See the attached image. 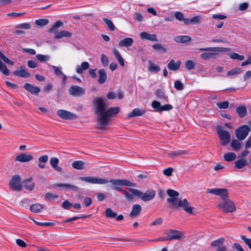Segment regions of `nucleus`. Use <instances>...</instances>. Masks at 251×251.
Returning a JSON list of instances; mask_svg holds the SVG:
<instances>
[{
  "label": "nucleus",
  "mask_w": 251,
  "mask_h": 251,
  "mask_svg": "<svg viewBox=\"0 0 251 251\" xmlns=\"http://www.w3.org/2000/svg\"><path fill=\"white\" fill-rule=\"evenodd\" d=\"M185 153V151L181 150H178L173 151H171L168 153V155L169 157L172 158H174L175 157L181 155L182 154H184Z\"/></svg>",
  "instance_id": "a19ab883"
},
{
  "label": "nucleus",
  "mask_w": 251,
  "mask_h": 251,
  "mask_svg": "<svg viewBox=\"0 0 251 251\" xmlns=\"http://www.w3.org/2000/svg\"><path fill=\"white\" fill-rule=\"evenodd\" d=\"M9 186L14 190L21 191L22 186L21 184V178L18 175H15L12 176L9 181Z\"/></svg>",
  "instance_id": "1a4fd4ad"
},
{
  "label": "nucleus",
  "mask_w": 251,
  "mask_h": 251,
  "mask_svg": "<svg viewBox=\"0 0 251 251\" xmlns=\"http://www.w3.org/2000/svg\"><path fill=\"white\" fill-rule=\"evenodd\" d=\"M201 21V18L200 16H196L189 19L187 18L185 20L184 25H197L200 24Z\"/></svg>",
  "instance_id": "aec40b11"
},
{
  "label": "nucleus",
  "mask_w": 251,
  "mask_h": 251,
  "mask_svg": "<svg viewBox=\"0 0 251 251\" xmlns=\"http://www.w3.org/2000/svg\"><path fill=\"white\" fill-rule=\"evenodd\" d=\"M218 206L224 212H233L236 209L235 203L229 200H224Z\"/></svg>",
  "instance_id": "39448f33"
},
{
  "label": "nucleus",
  "mask_w": 251,
  "mask_h": 251,
  "mask_svg": "<svg viewBox=\"0 0 251 251\" xmlns=\"http://www.w3.org/2000/svg\"><path fill=\"white\" fill-rule=\"evenodd\" d=\"M180 64V60H178L176 62H175L174 59H172L168 64L167 67L169 70L176 71L179 69Z\"/></svg>",
  "instance_id": "4be33fe9"
},
{
  "label": "nucleus",
  "mask_w": 251,
  "mask_h": 251,
  "mask_svg": "<svg viewBox=\"0 0 251 251\" xmlns=\"http://www.w3.org/2000/svg\"><path fill=\"white\" fill-rule=\"evenodd\" d=\"M89 68V64L87 62H83L80 66H77L76 67V72L78 74L83 73L84 71L86 70Z\"/></svg>",
  "instance_id": "2f4dec72"
},
{
  "label": "nucleus",
  "mask_w": 251,
  "mask_h": 251,
  "mask_svg": "<svg viewBox=\"0 0 251 251\" xmlns=\"http://www.w3.org/2000/svg\"><path fill=\"white\" fill-rule=\"evenodd\" d=\"M155 93L157 98L161 100L162 101L168 102V97L165 94L164 92L162 90L160 89H157L155 91Z\"/></svg>",
  "instance_id": "7c9ffc66"
},
{
  "label": "nucleus",
  "mask_w": 251,
  "mask_h": 251,
  "mask_svg": "<svg viewBox=\"0 0 251 251\" xmlns=\"http://www.w3.org/2000/svg\"><path fill=\"white\" fill-rule=\"evenodd\" d=\"M13 74L15 75L21 77H27L30 75L25 68L24 67L21 66L19 70H15L13 72Z\"/></svg>",
  "instance_id": "6ab92c4d"
},
{
  "label": "nucleus",
  "mask_w": 251,
  "mask_h": 251,
  "mask_svg": "<svg viewBox=\"0 0 251 251\" xmlns=\"http://www.w3.org/2000/svg\"><path fill=\"white\" fill-rule=\"evenodd\" d=\"M103 21L104 22L105 24L111 31H113L115 30V26L111 20L106 18H103Z\"/></svg>",
  "instance_id": "09e8293b"
},
{
  "label": "nucleus",
  "mask_w": 251,
  "mask_h": 251,
  "mask_svg": "<svg viewBox=\"0 0 251 251\" xmlns=\"http://www.w3.org/2000/svg\"><path fill=\"white\" fill-rule=\"evenodd\" d=\"M207 193L219 196L223 200H226L228 195V190L226 188L208 189L207 190Z\"/></svg>",
  "instance_id": "9d476101"
},
{
  "label": "nucleus",
  "mask_w": 251,
  "mask_h": 251,
  "mask_svg": "<svg viewBox=\"0 0 251 251\" xmlns=\"http://www.w3.org/2000/svg\"><path fill=\"white\" fill-rule=\"evenodd\" d=\"M155 196V191L153 190H148L144 194L142 193L141 199L147 201L152 200Z\"/></svg>",
  "instance_id": "4468645a"
},
{
  "label": "nucleus",
  "mask_w": 251,
  "mask_h": 251,
  "mask_svg": "<svg viewBox=\"0 0 251 251\" xmlns=\"http://www.w3.org/2000/svg\"><path fill=\"white\" fill-rule=\"evenodd\" d=\"M35 23L37 25L44 26L48 24L49 20L45 19H41L36 20Z\"/></svg>",
  "instance_id": "3c124183"
},
{
  "label": "nucleus",
  "mask_w": 251,
  "mask_h": 251,
  "mask_svg": "<svg viewBox=\"0 0 251 251\" xmlns=\"http://www.w3.org/2000/svg\"><path fill=\"white\" fill-rule=\"evenodd\" d=\"M232 247L235 249L237 251H245L242 246L238 243H234L232 244Z\"/></svg>",
  "instance_id": "69168bd1"
},
{
  "label": "nucleus",
  "mask_w": 251,
  "mask_h": 251,
  "mask_svg": "<svg viewBox=\"0 0 251 251\" xmlns=\"http://www.w3.org/2000/svg\"><path fill=\"white\" fill-rule=\"evenodd\" d=\"M53 187H59L62 188L66 190H73L75 191H77L79 189L78 187L68 183H58L54 184L53 186Z\"/></svg>",
  "instance_id": "dca6fc26"
},
{
  "label": "nucleus",
  "mask_w": 251,
  "mask_h": 251,
  "mask_svg": "<svg viewBox=\"0 0 251 251\" xmlns=\"http://www.w3.org/2000/svg\"><path fill=\"white\" fill-rule=\"evenodd\" d=\"M113 53H114V55L115 56L116 58H117L118 62L119 63L120 65L124 67L125 66V61L124 59L120 54L119 51L115 48H113L112 49Z\"/></svg>",
  "instance_id": "c756f323"
},
{
  "label": "nucleus",
  "mask_w": 251,
  "mask_h": 251,
  "mask_svg": "<svg viewBox=\"0 0 251 251\" xmlns=\"http://www.w3.org/2000/svg\"><path fill=\"white\" fill-rule=\"evenodd\" d=\"M101 61L102 65L104 66H106L108 65L109 59L107 56L104 54H102L101 55Z\"/></svg>",
  "instance_id": "680f3d73"
},
{
  "label": "nucleus",
  "mask_w": 251,
  "mask_h": 251,
  "mask_svg": "<svg viewBox=\"0 0 251 251\" xmlns=\"http://www.w3.org/2000/svg\"><path fill=\"white\" fill-rule=\"evenodd\" d=\"M105 215L106 217L110 218H115L117 216L116 213L113 211L110 208L106 209L105 211Z\"/></svg>",
  "instance_id": "49530a36"
},
{
  "label": "nucleus",
  "mask_w": 251,
  "mask_h": 251,
  "mask_svg": "<svg viewBox=\"0 0 251 251\" xmlns=\"http://www.w3.org/2000/svg\"><path fill=\"white\" fill-rule=\"evenodd\" d=\"M37 59L41 62H46L50 60V57L47 55L37 54L36 55Z\"/></svg>",
  "instance_id": "de8ad7c7"
},
{
  "label": "nucleus",
  "mask_w": 251,
  "mask_h": 251,
  "mask_svg": "<svg viewBox=\"0 0 251 251\" xmlns=\"http://www.w3.org/2000/svg\"><path fill=\"white\" fill-rule=\"evenodd\" d=\"M24 88L32 94L37 95L40 92V88L39 87L33 86L28 83L24 85Z\"/></svg>",
  "instance_id": "a211bd4d"
},
{
  "label": "nucleus",
  "mask_w": 251,
  "mask_h": 251,
  "mask_svg": "<svg viewBox=\"0 0 251 251\" xmlns=\"http://www.w3.org/2000/svg\"><path fill=\"white\" fill-rule=\"evenodd\" d=\"M43 209V205L38 203L33 204L30 207V210L34 213H39Z\"/></svg>",
  "instance_id": "473e14b6"
},
{
  "label": "nucleus",
  "mask_w": 251,
  "mask_h": 251,
  "mask_svg": "<svg viewBox=\"0 0 251 251\" xmlns=\"http://www.w3.org/2000/svg\"><path fill=\"white\" fill-rule=\"evenodd\" d=\"M249 127L247 125H243L235 131L237 138L240 140H244L248 136Z\"/></svg>",
  "instance_id": "0eeeda50"
},
{
  "label": "nucleus",
  "mask_w": 251,
  "mask_h": 251,
  "mask_svg": "<svg viewBox=\"0 0 251 251\" xmlns=\"http://www.w3.org/2000/svg\"><path fill=\"white\" fill-rule=\"evenodd\" d=\"M241 238L244 241L246 245L248 246L249 248L251 250V239L248 238L245 235H241Z\"/></svg>",
  "instance_id": "052dcab7"
},
{
  "label": "nucleus",
  "mask_w": 251,
  "mask_h": 251,
  "mask_svg": "<svg viewBox=\"0 0 251 251\" xmlns=\"http://www.w3.org/2000/svg\"><path fill=\"white\" fill-rule=\"evenodd\" d=\"M167 193L170 198H167V201L171 205L173 208L178 209V208H182L183 210L192 215H195L196 212L194 211V207L190 206L187 199H184L183 200L178 198L179 193L173 189H168Z\"/></svg>",
  "instance_id": "7ed1b4c3"
},
{
  "label": "nucleus",
  "mask_w": 251,
  "mask_h": 251,
  "mask_svg": "<svg viewBox=\"0 0 251 251\" xmlns=\"http://www.w3.org/2000/svg\"><path fill=\"white\" fill-rule=\"evenodd\" d=\"M149 66L148 67V71L149 72L157 73L160 71V67L151 61H149Z\"/></svg>",
  "instance_id": "f704fd0d"
},
{
  "label": "nucleus",
  "mask_w": 251,
  "mask_h": 251,
  "mask_svg": "<svg viewBox=\"0 0 251 251\" xmlns=\"http://www.w3.org/2000/svg\"><path fill=\"white\" fill-rule=\"evenodd\" d=\"M73 168L77 170H82L83 169L84 163L82 161H75L72 163Z\"/></svg>",
  "instance_id": "79ce46f5"
},
{
  "label": "nucleus",
  "mask_w": 251,
  "mask_h": 251,
  "mask_svg": "<svg viewBox=\"0 0 251 251\" xmlns=\"http://www.w3.org/2000/svg\"><path fill=\"white\" fill-rule=\"evenodd\" d=\"M175 17L179 21H183L184 24L185 20L186 18H184L183 14L181 12L179 11L176 12L175 14Z\"/></svg>",
  "instance_id": "4d7b16f0"
},
{
  "label": "nucleus",
  "mask_w": 251,
  "mask_h": 251,
  "mask_svg": "<svg viewBox=\"0 0 251 251\" xmlns=\"http://www.w3.org/2000/svg\"><path fill=\"white\" fill-rule=\"evenodd\" d=\"M32 159L33 156L30 154L21 153L16 156L15 160L20 162H26L31 160Z\"/></svg>",
  "instance_id": "f3484780"
},
{
  "label": "nucleus",
  "mask_w": 251,
  "mask_h": 251,
  "mask_svg": "<svg viewBox=\"0 0 251 251\" xmlns=\"http://www.w3.org/2000/svg\"><path fill=\"white\" fill-rule=\"evenodd\" d=\"M69 93L70 95L74 97H79L83 95L85 90L82 87L77 85H72L69 89Z\"/></svg>",
  "instance_id": "ddd939ff"
},
{
  "label": "nucleus",
  "mask_w": 251,
  "mask_h": 251,
  "mask_svg": "<svg viewBox=\"0 0 251 251\" xmlns=\"http://www.w3.org/2000/svg\"><path fill=\"white\" fill-rule=\"evenodd\" d=\"M191 40V38L187 35L176 36L174 38V41L179 43H185Z\"/></svg>",
  "instance_id": "cd10ccee"
},
{
  "label": "nucleus",
  "mask_w": 251,
  "mask_h": 251,
  "mask_svg": "<svg viewBox=\"0 0 251 251\" xmlns=\"http://www.w3.org/2000/svg\"><path fill=\"white\" fill-rule=\"evenodd\" d=\"M98 74L99 76L98 82L101 84H103L107 79V75L105 70L103 69L99 70Z\"/></svg>",
  "instance_id": "bb28decb"
},
{
  "label": "nucleus",
  "mask_w": 251,
  "mask_h": 251,
  "mask_svg": "<svg viewBox=\"0 0 251 251\" xmlns=\"http://www.w3.org/2000/svg\"><path fill=\"white\" fill-rule=\"evenodd\" d=\"M229 56L232 59H238L241 61L243 60L245 58L243 55H240L237 53H231Z\"/></svg>",
  "instance_id": "8fccbe9b"
},
{
  "label": "nucleus",
  "mask_w": 251,
  "mask_h": 251,
  "mask_svg": "<svg viewBox=\"0 0 251 251\" xmlns=\"http://www.w3.org/2000/svg\"><path fill=\"white\" fill-rule=\"evenodd\" d=\"M152 48L156 50H159L162 52L166 51V49L159 44H155L152 45Z\"/></svg>",
  "instance_id": "603ef678"
},
{
  "label": "nucleus",
  "mask_w": 251,
  "mask_h": 251,
  "mask_svg": "<svg viewBox=\"0 0 251 251\" xmlns=\"http://www.w3.org/2000/svg\"><path fill=\"white\" fill-rule=\"evenodd\" d=\"M173 169L172 168H168L163 170V174L166 176H172Z\"/></svg>",
  "instance_id": "338daca9"
},
{
  "label": "nucleus",
  "mask_w": 251,
  "mask_h": 251,
  "mask_svg": "<svg viewBox=\"0 0 251 251\" xmlns=\"http://www.w3.org/2000/svg\"><path fill=\"white\" fill-rule=\"evenodd\" d=\"M225 241L224 238H219L214 240L211 243V246L212 247L219 248L223 246Z\"/></svg>",
  "instance_id": "58836bf2"
},
{
  "label": "nucleus",
  "mask_w": 251,
  "mask_h": 251,
  "mask_svg": "<svg viewBox=\"0 0 251 251\" xmlns=\"http://www.w3.org/2000/svg\"><path fill=\"white\" fill-rule=\"evenodd\" d=\"M185 67L188 70H192L195 67V64L194 62L191 60H187L185 63Z\"/></svg>",
  "instance_id": "6e6d98bb"
},
{
  "label": "nucleus",
  "mask_w": 251,
  "mask_h": 251,
  "mask_svg": "<svg viewBox=\"0 0 251 251\" xmlns=\"http://www.w3.org/2000/svg\"><path fill=\"white\" fill-rule=\"evenodd\" d=\"M63 25V23L61 21H57L51 27L49 30L50 33H55L57 31V29Z\"/></svg>",
  "instance_id": "4c0bfd02"
},
{
  "label": "nucleus",
  "mask_w": 251,
  "mask_h": 251,
  "mask_svg": "<svg viewBox=\"0 0 251 251\" xmlns=\"http://www.w3.org/2000/svg\"><path fill=\"white\" fill-rule=\"evenodd\" d=\"M58 163L59 160L57 158L53 157L50 159V164L51 167L57 172H61L62 168L58 165Z\"/></svg>",
  "instance_id": "c85d7f7f"
},
{
  "label": "nucleus",
  "mask_w": 251,
  "mask_h": 251,
  "mask_svg": "<svg viewBox=\"0 0 251 251\" xmlns=\"http://www.w3.org/2000/svg\"><path fill=\"white\" fill-rule=\"evenodd\" d=\"M79 179L91 184H104L110 183V184L107 186L108 187L111 189L117 190L122 192L127 200L132 201L134 198L132 194L121 188V187L123 186L131 187H135L136 186L135 183L128 180L125 179H112L108 180L104 178L95 176L80 177Z\"/></svg>",
  "instance_id": "f257e3e1"
},
{
  "label": "nucleus",
  "mask_w": 251,
  "mask_h": 251,
  "mask_svg": "<svg viewBox=\"0 0 251 251\" xmlns=\"http://www.w3.org/2000/svg\"><path fill=\"white\" fill-rule=\"evenodd\" d=\"M94 104L95 106V113L97 115L100 129H103L107 126L110 118L116 115L120 111L118 107L106 109L108 105L106 100L101 97L96 98L94 100Z\"/></svg>",
  "instance_id": "f03ea898"
},
{
  "label": "nucleus",
  "mask_w": 251,
  "mask_h": 251,
  "mask_svg": "<svg viewBox=\"0 0 251 251\" xmlns=\"http://www.w3.org/2000/svg\"><path fill=\"white\" fill-rule=\"evenodd\" d=\"M164 234L167 236L169 241L180 240L184 237V234L182 231L176 229H171L169 231L165 232Z\"/></svg>",
  "instance_id": "6e6552de"
},
{
  "label": "nucleus",
  "mask_w": 251,
  "mask_h": 251,
  "mask_svg": "<svg viewBox=\"0 0 251 251\" xmlns=\"http://www.w3.org/2000/svg\"><path fill=\"white\" fill-rule=\"evenodd\" d=\"M129 191L132 193V195H134L139 197L141 199V197L142 196V193L140 191L137 189H133V188H129Z\"/></svg>",
  "instance_id": "e2e57ef3"
},
{
  "label": "nucleus",
  "mask_w": 251,
  "mask_h": 251,
  "mask_svg": "<svg viewBox=\"0 0 251 251\" xmlns=\"http://www.w3.org/2000/svg\"><path fill=\"white\" fill-rule=\"evenodd\" d=\"M174 87L178 91L183 90L184 87L183 84L178 80L175 81L174 83Z\"/></svg>",
  "instance_id": "864d4df0"
},
{
  "label": "nucleus",
  "mask_w": 251,
  "mask_h": 251,
  "mask_svg": "<svg viewBox=\"0 0 251 251\" xmlns=\"http://www.w3.org/2000/svg\"><path fill=\"white\" fill-rule=\"evenodd\" d=\"M133 43V40L132 38L130 37H126L123 40H121L119 43L118 45L120 47H128L131 46Z\"/></svg>",
  "instance_id": "412c9836"
},
{
  "label": "nucleus",
  "mask_w": 251,
  "mask_h": 251,
  "mask_svg": "<svg viewBox=\"0 0 251 251\" xmlns=\"http://www.w3.org/2000/svg\"><path fill=\"white\" fill-rule=\"evenodd\" d=\"M241 69L240 68H234L227 73L226 76L231 77L232 76L238 75L241 73Z\"/></svg>",
  "instance_id": "c03bdc74"
},
{
  "label": "nucleus",
  "mask_w": 251,
  "mask_h": 251,
  "mask_svg": "<svg viewBox=\"0 0 251 251\" xmlns=\"http://www.w3.org/2000/svg\"><path fill=\"white\" fill-rule=\"evenodd\" d=\"M163 222V219L161 218H158L153 221L151 224V226H157L161 225Z\"/></svg>",
  "instance_id": "774afa93"
},
{
  "label": "nucleus",
  "mask_w": 251,
  "mask_h": 251,
  "mask_svg": "<svg viewBox=\"0 0 251 251\" xmlns=\"http://www.w3.org/2000/svg\"><path fill=\"white\" fill-rule=\"evenodd\" d=\"M57 115L63 120H74L77 118V116L68 111L59 109L57 111Z\"/></svg>",
  "instance_id": "9b49d317"
},
{
  "label": "nucleus",
  "mask_w": 251,
  "mask_h": 251,
  "mask_svg": "<svg viewBox=\"0 0 251 251\" xmlns=\"http://www.w3.org/2000/svg\"><path fill=\"white\" fill-rule=\"evenodd\" d=\"M216 129L221 140V144L222 146H225L227 144L231 139V136L229 132L223 129L220 126L217 127Z\"/></svg>",
  "instance_id": "423d86ee"
},
{
  "label": "nucleus",
  "mask_w": 251,
  "mask_h": 251,
  "mask_svg": "<svg viewBox=\"0 0 251 251\" xmlns=\"http://www.w3.org/2000/svg\"><path fill=\"white\" fill-rule=\"evenodd\" d=\"M146 112L144 109L135 108L131 112L128 114L127 117L129 118L140 116L143 115Z\"/></svg>",
  "instance_id": "b1692460"
},
{
  "label": "nucleus",
  "mask_w": 251,
  "mask_h": 251,
  "mask_svg": "<svg viewBox=\"0 0 251 251\" xmlns=\"http://www.w3.org/2000/svg\"><path fill=\"white\" fill-rule=\"evenodd\" d=\"M229 102L227 101H225L223 102H217V105L220 109H226L229 106Z\"/></svg>",
  "instance_id": "bf43d9fd"
},
{
  "label": "nucleus",
  "mask_w": 251,
  "mask_h": 251,
  "mask_svg": "<svg viewBox=\"0 0 251 251\" xmlns=\"http://www.w3.org/2000/svg\"><path fill=\"white\" fill-rule=\"evenodd\" d=\"M151 106L155 109V111L157 112L169 111L173 108V106L169 104L161 106L160 102L157 100L153 101L151 103Z\"/></svg>",
  "instance_id": "f8f14e48"
},
{
  "label": "nucleus",
  "mask_w": 251,
  "mask_h": 251,
  "mask_svg": "<svg viewBox=\"0 0 251 251\" xmlns=\"http://www.w3.org/2000/svg\"><path fill=\"white\" fill-rule=\"evenodd\" d=\"M236 112L240 118H244L247 113V111L245 106H240L236 108Z\"/></svg>",
  "instance_id": "72a5a7b5"
},
{
  "label": "nucleus",
  "mask_w": 251,
  "mask_h": 251,
  "mask_svg": "<svg viewBox=\"0 0 251 251\" xmlns=\"http://www.w3.org/2000/svg\"><path fill=\"white\" fill-rule=\"evenodd\" d=\"M230 146L235 151H238L241 148V143L237 140H232L230 143Z\"/></svg>",
  "instance_id": "c9c22d12"
},
{
  "label": "nucleus",
  "mask_w": 251,
  "mask_h": 251,
  "mask_svg": "<svg viewBox=\"0 0 251 251\" xmlns=\"http://www.w3.org/2000/svg\"><path fill=\"white\" fill-rule=\"evenodd\" d=\"M55 34L54 38L56 39H61L63 37H70L72 33L67 30H61L59 32L56 31L54 33Z\"/></svg>",
  "instance_id": "393cba45"
},
{
  "label": "nucleus",
  "mask_w": 251,
  "mask_h": 251,
  "mask_svg": "<svg viewBox=\"0 0 251 251\" xmlns=\"http://www.w3.org/2000/svg\"><path fill=\"white\" fill-rule=\"evenodd\" d=\"M53 69L54 74L58 76H61V75H63V73L61 71V69L59 67L55 66H50Z\"/></svg>",
  "instance_id": "13d9d810"
},
{
  "label": "nucleus",
  "mask_w": 251,
  "mask_h": 251,
  "mask_svg": "<svg viewBox=\"0 0 251 251\" xmlns=\"http://www.w3.org/2000/svg\"><path fill=\"white\" fill-rule=\"evenodd\" d=\"M142 210L141 206L138 204H134L132 206L131 212L129 216L131 218L136 217L138 216Z\"/></svg>",
  "instance_id": "5701e85b"
},
{
  "label": "nucleus",
  "mask_w": 251,
  "mask_h": 251,
  "mask_svg": "<svg viewBox=\"0 0 251 251\" xmlns=\"http://www.w3.org/2000/svg\"><path fill=\"white\" fill-rule=\"evenodd\" d=\"M236 155L235 153L229 152L224 155V159L226 161H231L235 159Z\"/></svg>",
  "instance_id": "ea45409f"
},
{
  "label": "nucleus",
  "mask_w": 251,
  "mask_h": 251,
  "mask_svg": "<svg viewBox=\"0 0 251 251\" xmlns=\"http://www.w3.org/2000/svg\"><path fill=\"white\" fill-rule=\"evenodd\" d=\"M32 181V177H29L23 181V184L24 187L29 191L33 190L34 188V183Z\"/></svg>",
  "instance_id": "a878e982"
},
{
  "label": "nucleus",
  "mask_w": 251,
  "mask_h": 251,
  "mask_svg": "<svg viewBox=\"0 0 251 251\" xmlns=\"http://www.w3.org/2000/svg\"><path fill=\"white\" fill-rule=\"evenodd\" d=\"M139 37L143 40H149L154 42L158 41L156 35L155 34H151L147 32H142L140 33Z\"/></svg>",
  "instance_id": "2eb2a0df"
},
{
  "label": "nucleus",
  "mask_w": 251,
  "mask_h": 251,
  "mask_svg": "<svg viewBox=\"0 0 251 251\" xmlns=\"http://www.w3.org/2000/svg\"><path fill=\"white\" fill-rule=\"evenodd\" d=\"M248 163L246 159H241L235 162V167L237 169H241L246 166Z\"/></svg>",
  "instance_id": "e433bc0d"
},
{
  "label": "nucleus",
  "mask_w": 251,
  "mask_h": 251,
  "mask_svg": "<svg viewBox=\"0 0 251 251\" xmlns=\"http://www.w3.org/2000/svg\"><path fill=\"white\" fill-rule=\"evenodd\" d=\"M58 198V196L57 194H53L52 193L48 192L45 195V199L46 201H52L54 199Z\"/></svg>",
  "instance_id": "37998d69"
},
{
  "label": "nucleus",
  "mask_w": 251,
  "mask_h": 251,
  "mask_svg": "<svg viewBox=\"0 0 251 251\" xmlns=\"http://www.w3.org/2000/svg\"><path fill=\"white\" fill-rule=\"evenodd\" d=\"M230 49L229 48H224L220 47H208L205 48H200V51H206L201 54V57L205 60H208L211 58L215 59L217 57L218 52L228 51Z\"/></svg>",
  "instance_id": "20e7f679"
},
{
  "label": "nucleus",
  "mask_w": 251,
  "mask_h": 251,
  "mask_svg": "<svg viewBox=\"0 0 251 251\" xmlns=\"http://www.w3.org/2000/svg\"><path fill=\"white\" fill-rule=\"evenodd\" d=\"M31 27V25L29 23H23L16 26L17 29H29Z\"/></svg>",
  "instance_id": "5fc2aeb1"
},
{
  "label": "nucleus",
  "mask_w": 251,
  "mask_h": 251,
  "mask_svg": "<svg viewBox=\"0 0 251 251\" xmlns=\"http://www.w3.org/2000/svg\"><path fill=\"white\" fill-rule=\"evenodd\" d=\"M212 19L214 20H222L225 19L226 17L222 14H213L212 16Z\"/></svg>",
  "instance_id": "0e129e2a"
},
{
  "label": "nucleus",
  "mask_w": 251,
  "mask_h": 251,
  "mask_svg": "<svg viewBox=\"0 0 251 251\" xmlns=\"http://www.w3.org/2000/svg\"><path fill=\"white\" fill-rule=\"evenodd\" d=\"M0 71L5 75H9V70L2 62H0Z\"/></svg>",
  "instance_id": "a18cd8bd"
}]
</instances>
